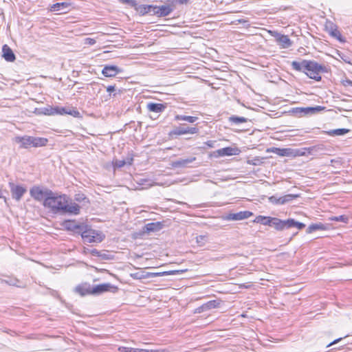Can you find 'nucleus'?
<instances>
[{"label":"nucleus","instance_id":"nucleus-1","mask_svg":"<svg viewBox=\"0 0 352 352\" xmlns=\"http://www.w3.org/2000/svg\"><path fill=\"white\" fill-rule=\"evenodd\" d=\"M43 206L54 213L64 212L74 214L80 213V207L70 201L65 194H58L49 190L48 196L44 199Z\"/></svg>","mask_w":352,"mask_h":352},{"label":"nucleus","instance_id":"nucleus-2","mask_svg":"<svg viewBox=\"0 0 352 352\" xmlns=\"http://www.w3.org/2000/svg\"><path fill=\"white\" fill-rule=\"evenodd\" d=\"M14 140L20 144V147L23 148L42 147L46 146L48 143V140L45 138L33 136H17Z\"/></svg>","mask_w":352,"mask_h":352},{"label":"nucleus","instance_id":"nucleus-3","mask_svg":"<svg viewBox=\"0 0 352 352\" xmlns=\"http://www.w3.org/2000/svg\"><path fill=\"white\" fill-rule=\"evenodd\" d=\"M305 69L303 72L310 78L316 81L321 80L320 74L324 72V67L313 60H304Z\"/></svg>","mask_w":352,"mask_h":352},{"label":"nucleus","instance_id":"nucleus-4","mask_svg":"<svg viewBox=\"0 0 352 352\" xmlns=\"http://www.w3.org/2000/svg\"><path fill=\"white\" fill-rule=\"evenodd\" d=\"M80 235L87 243H100L105 237L102 232L94 230L88 225H84L82 230H80Z\"/></svg>","mask_w":352,"mask_h":352},{"label":"nucleus","instance_id":"nucleus-5","mask_svg":"<svg viewBox=\"0 0 352 352\" xmlns=\"http://www.w3.org/2000/svg\"><path fill=\"white\" fill-rule=\"evenodd\" d=\"M41 113L45 116L68 114L74 116V118L81 117L80 112L76 108H72L71 109L67 110L64 107L52 106H48L47 107L42 109Z\"/></svg>","mask_w":352,"mask_h":352},{"label":"nucleus","instance_id":"nucleus-6","mask_svg":"<svg viewBox=\"0 0 352 352\" xmlns=\"http://www.w3.org/2000/svg\"><path fill=\"white\" fill-rule=\"evenodd\" d=\"M324 30L329 34L336 38L340 43H345L346 39L342 36L338 26L332 22L328 21L325 24Z\"/></svg>","mask_w":352,"mask_h":352},{"label":"nucleus","instance_id":"nucleus-7","mask_svg":"<svg viewBox=\"0 0 352 352\" xmlns=\"http://www.w3.org/2000/svg\"><path fill=\"white\" fill-rule=\"evenodd\" d=\"M267 33L275 37L276 41L281 48H288L292 45V41L287 35L280 34L277 32L270 30H267Z\"/></svg>","mask_w":352,"mask_h":352},{"label":"nucleus","instance_id":"nucleus-8","mask_svg":"<svg viewBox=\"0 0 352 352\" xmlns=\"http://www.w3.org/2000/svg\"><path fill=\"white\" fill-rule=\"evenodd\" d=\"M118 291V287L110 283H102L93 286V296H98L105 292L116 293Z\"/></svg>","mask_w":352,"mask_h":352},{"label":"nucleus","instance_id":"nucleus-9","mask_svg":"<svg viewBox=\"0 0 352 352\" xmlns=\"http://www.w3.org/2000/svg\"><path fill=\"white\" fill-rule=\"evenodd\" d=\"M174 9V3L169 5L155 6L153 5V14L157 17H164L169 15Z\"/></svg>","mask_w":352,"mask_h":352},{"label":"nucleus","instance_id":"nucleus-10","mask_svg":"<svg viewBox=\"0 0 352 352\" xmlns=\"http://www.w3.org/2000/svg\"><path fill=\"white\" fill-rule=\"evenodd\" d=\"M50 190H43L39 186H34L30 190V193L31 197L38 201L44 200L47 196Z\"/></svg>","mask_w":352,"mask_h":352},{"label":"nucleus","instance_id":"nucleus-11","mask_svg":"<svg viewBox=\"0 0 352 352\" xmlns=\"http://www.w3.org/2000/svg\"><path fill=\"white\" fill-rule=\"evenodd\" d=\"M93 286L91 285L90 283L87 282L82 283L78 285L75 289L74 292L79 294L80 296H93Z\"/></svg>","mask_w":352,"mask_h":352},{"label":"nucleus","instance_id":"nucleus-12","mask_svg":"<svg viewBox=\"0 0 352 352\" xmlns=\"http://www.w3.org/2000/svg\"><path fill=\"white\" fill-rule=\"evenodd\" d=\"M253 215V213L248 210L240 211L236 213H229L224 218L227 221H241L248 219Z\"/></svg>","mask_w":352,"mask_h":352},{"label":"nucleus","instance_id":"nucleus-13","mask_svg":"<svg viewBox=\"0 0 352 352\" xmlns=\"http://www.w3.org/2000/svg\"><path fill=\"white\" fill-rule=\"evenodd\" d=\"M297 197H298V195H292V194L285 195L280 197H277L276 196H271L269 197V200L271 203H272L274 204L282 205L287 202L292 201Z\"/></svg>","mask_w":352,"mask_h":352},{"label":"nucleus","instance_id":"nucleus-14","mask_svg":"<svg viewBox=\"0 0 352 352\" xmlns=\"http://www.w3.org/2000/svg\"><path fill=\"white\" fill-rule=\"evenodd\" d=\"M198 131L199 129L197 127H177L173 130L170 134L172 135L179 136L186 134H196L198 133Z\"/></svg>","mask_w":352,"mask_h":352},{"label":"nucleus","instance_id":"nucleus-15","mask_svg":"<svg viewBox=\"0 0 352 352\" xmlns=\"http://www.w3.org/2000/svg\"><path fill=\"white\" fill-rule=\"evenodd\" d=\"M61 225L65 230L73 232H80L84 226V225L77 223L74 219L65 220Z\"/></svg>","mask_w":352,"mask_h":352},{"label":"nucleus","instance_id":"nucleus-16","mask_svg":"<svg viewBox=\"0 0 352 352\" xmlns=\"http://www.w3.org/2000/svg\"><path fill=\"white\" fill-rule=\"evenodd\" d=\"M121 72L122 70L117 66L107 65L103 67L102 74L107 78H113Z\"/></svg>","mask_w":352,"mask_h":352},{"label":"nucleus","instance_id":"nucleus-17","mask_svg":"<svg viewBox=\"0 0 352 352\" xmlns=\"http://www.w3.org/2000/svg\"><path fill=\"white\" fill-rule=\"evenodd\" d=\"M217 153L219 156H231L238 155L241 153V150L238 147H225L223 148L218 149Z\"/></svg>","mask_w":352,"mask_h":352},{"label":"nucleus","instance_id":"nucleus-18","mask_svg":"<svg viewBox=\"0 0 352 352\" xmlns=\"http://www.w3.org/2000/svg\"><path fill=\"white\" fill-rule=\"evenodd\" d=\"M10 186L12 197L16 201H19L27 191L26 188L22 186H15L13 184H10Z\"/></svg>","mask_w":352,"mask_h":352},{"label":"nucleus","instance_id":"nucleus-19","mask_svg":"<svg viewBox=\"0 0 352 352\" xmlns=\"http://www.w3.org/2000/svg\"><path fill=\"white\" fill-rule=\"evenodd\" d=\"M133 162V155L131 154L127 157L126 160H114L112 162V165L114 168H120L125 165H132Z\"/></svg>","mask_w":352,"mask_h":352},{"label":"nucleus","instance_id":"nucleus-20","mask_svg":"<svg viewBox=\"0 0 352 352\" xmlns=\"http://www.w3.org/2000/svg\"><path fill=\"white\" fill-rule=\"evenodd\" d=\"M2 52V56L6 60L9 62H13L15 60V55L12 49L8 45H3Z\"/></svg>","mask_w":352,"mask_h":352},{"label":"nucleus","instance_id":"nucleus-21","mask_svg":"<svg viewBox=\"0 0 352 352\" xmlns=\"http://www.w3.org/2000/svg\"><path fill=\"white\" fill-rule=\"evenodd\" d=\"M313 151V148H302L300 149H294L292 148V157H296L300 156H305L310 155L311 151Z\"/></svg>","mask_w":352,"mask_h":352},{"label":"nucleus","instance_id":"nucleus-22","mask_svg":"<svg viewBox=\"0 0 352 352\" xmlns=\"http://www.w3.org/2000/svg\"><path fill=\"white\" fill-rule=\"evenodd\" d=\"M273 217L268 216L258 215L253 220V223H261L264 226H272Z\"/></svg>","mask_w":352,"mask_h":352},{"label":"nucleus","instance_id":"nucleus-23","mask_svg":"<svg viewBox=\"0 0 352 352\" xmlns=\"http://www.w3.org/2000/svg\"><path fill=\"white\" fill-rule=\"evenodd\" d=\"M135 9V10L140 14V15H145L148 13H152L153 14V5H139L138 6L136 4L135 6H133Z\"/></svg>","mask_w":352,"mask_h":352},{"label":"nucleus","instance_id":"nucleus-24","mask_svg":"<svg viewBox=\"0 0 352 352\" xmlns=\"http://www.w3.org/2000/svg\"><path fill=\"white\" fill-rule=\"evenodd\" d=\"M271 151L277 154L279 156H286V157H291L292 155V148H272L271 149Z\"/></svg>","mask_w":352,"mask_h":352},{"label":"nucleus","instance_id":"nucleus-25","mask_svg":"<svg viewBox=\"0 0 352 352\" xmlns=\"http://www.w3.org/2000/svg\"><path fill=\"white\" fill-rule=\"evenodd\" d=\"M147 108L150 111L160 113L166 109V105L161 103H149Z\"/></svg>","mask_w":352,"mask_h":352},{"label":"nucleus","instance_id":"nucleus-26","mask_svg":"<svg viewBox=\"0 0 352 352\" xmlns=\"http://www.w3.org/2000/svg\"><path fill=\"white\" fill-rule=\"evenodd\" d=\"M221 304V300H212L208 301L202 305V308L205 310H209L212 309L218 308Z\"/></svg>","mask_w":352,"mask_h":352},{"label":"nucleus","instance_id":"nucleus-27","mask_svg":"<svg viewBox=\"0 0 352 352\" xmlns=\"http://www.w3.org/2000/svg\"><path fill=\"white\" fill-rule=\"evenodd\" d=\"M70 6L71 3L68 2L56 3L50 6V10L51 12H57L60 10L61 9L67 8Z\"/></svg>","mask_w":352,"mask_h":352},{"label":"nucleus","instance_id":"nucleus-28","mask_svg":"<svg viewBox=\"0 0 352 352\" xmlns=\"http://www.w3.org/2000/svg\"><path fill=\"white\" fill-rule=\"evenodd\" d=\"M324 107L321 106H316L315 107H306V108H297L296 111L299 112H304L305 113H316L324 110Z\"/></svg>","mask_w":352,"mask_h":352},{"label":"nucleus","instance_id":"nucleus-29","mask_svg":"<svg viewBox=\"0 0 352 352\" xmlns=\"http://www.w3.org/2000/svg\"><path fill=\"white\" fill-rule=\"evenodd\" d=\"M175 120L177 121L182 120L186 121L189 123H194L198 120V118L196 116L177 115L175 116Z\"/></svg>","mask_w":352,"mask_h":352},{"label":"nucleus","instance_id":"nucleus-30","mask_svg":"<svg viewBox=\"0 0 352 352\" xmlns=\"http://www.w3.org/2000/svg\"><path fill=\"white\" fill-rule=\"evenodd\" d=\"M349 131H350V130L347 129H338L326 131L325 133L330 136H336V135L338 136V135H343L344 134H346Z\"/></svg>","mask_w":352,"mask_h":352},{"label":"nucleus","instance_id":"nucleus-31","mask_svg":"<svg viewBox=\"0 0 352 352\" xmlns=\"http://www.w3.org/2000/svg\"><path fill=\"white\" fill-rule=\"evenodd\" d=\"M272 226L278 231L284 230V220H281L276 217H273L272 221Z\"/></svg>","mask_w":352,"mask_h":352},{"label":"nucleus","instance_id":"nucleus-32","mask_svg":"<svg viewBox=\"0 0 352 352\" xmlns=\"http://www.w3.org/2000/svg\"><path fill=\"white\" fill-rule=\"evenodd\" d=\"M326 230V226L321 223H313V224H311L308 228H307V233H311L316 230Z\"/></svg>","mask_w":352,"mask_h":352},{"label":"nucleus","instance_id":"nucleus-33","mask_svg":"<svg viewBox=\"0 0 352 352\" xmlns=\"http://www.w3.org/2000/svg\"><path fill=\"white\" fill-rule=\"evenodd\" d=\"M292 68L297 72H302L305 69L304 60L302 62L293 61L292 62Z\"/></svg>","mask_w":352,"mask_h":352},{"label":"nucleus","instance_id":"nucleus-34","mask_svg":"<svg viewBox=\"0 0 352 352\" xmlns=\"http://www.w3.org/2000/svg\"><path fill=\"white\" fill-rule=\"evenodd\" d=\"M329 219L331 221H342L345 223H347L349 221V218L346 215H340L338 217H330Z\"/></svg>","mask_w":352,"mask_h":352},{"label":"nucleus","instance_id":"nucleus-35","mask_svg":"<svg viewBox=\"0 0 352 352\" xmlns=\"http://www.w3.org/2000/svg\"><path fill=\"white\" fill-rule=\"evenodd\" d=\"M230 121L235 124L244 123L247 122V118L243 117L232 116L230 118Z\"/></svg>","mask_w":352,"mask_h":352},{"label":"nucleus","instance_id":"nucleus-36","mask_svg":"<svg viewBox=\"0 0 352 352\" xmlns=\"http://www.w3.org/2000/svg\"><path fill=\"white\" fill-rule=\"evenodd\" d=\"M118 350L120 352H139L140 349L127 347V346H119Z\"/></svg>","mask_w":352,"mask_h":352},{"label":"nucleus","instance_id":"nucleus-37","mask_svg":"<svg viewBox=\"0 0 352 352\" xmlns=\"http://www.w3.org/2000/svg\"><path fill=\"white\" fill-rule=\"evenodd\" d=\"M83 252L85 254H91L93 256H100L101 255L100 252L98 250H97L96 249L89 250L88 248H85Z\"/></svg>","mask_w":352,"mask_h":352},{"label":"nucleus","instance_id":"nucleus-38","mask_svg":"<svg viewBox=\"0 0 352 352\" xmlns=\"http://www.w3.org/2000/svg\"><path fill=\"white\" fill-rule=\"evenodd\" d=\"M160 227V223H150L146 225V230L148 232L156 230Z\"/></svg>","mask_w":352,"mask_h":352},{"label":"nucleus","instance_id":"nucleus-39","mask_svg":"<svg viewBox=\"0 0 352 352\" xmlns=\"http://www.w3.org/2000/svg\"><path fill=\"white\" fill-rule=\"evenodd\" d=\"M296 221L293 219L284 220V229L295 227Z\"/></svg>","mask_w":352,"mask_h":352},{"label":"nucleus","instance_id":"nucleus-40","mask_svg":"<svg viewBox=\"0 0 352 352\" xmlns=\"http://www.w3.org/2000/svg\"><path fill=\"white\" fill-rule=\"evenodd\" d=\"M75 199L78 202L85 201L89 203V199L84 194H78L76 195Z\"/></svg>","mask_w":352,"mask_h":352},{"label":"nucleus","instance_id":"nucleus-41","mask_svg":"<svg viewBox=\"0 0 352 352\" xmlns=\"http://www.w3.org/2000/svg\"><path fill=\"white\" fill-rule=\"evenodd\" d=\"M139 352H169L168 350L163 349H140Z\"/></svg>","mask_w":352,"mask_h":352},{"label":"nucleus","instance_id":"nucleus-42","mask_svg":"<svg viewBox=\"0 0 352 352\" xmlns=\"http://www.w3.org/2000/svg\"><path fill=\"white\" fill-rule=\"evenodd\" d=\"M341 84L344 86V87H352V80H349V79H344L341 81Z\"/></svg>","mask_w":352,"mask_h":352},{"label":"nucleus","instance_id":"nucleus-43","mask_svg":"<svg viewBox=\"0 0 352 352\" xmlns=\"http://www.w3.org/2000/svg\"><path fill=\"white\" fill-rule=\"evenodd\" d=\"M122 3L131 4L133 7L136 6V2L135 0H118Z\"/></svg>","mask_w":352,"mask_h":352},{"label":"nucleus","instance_id":"nucleus-44","mask_svg":"<svg viewBox=\"0 0 352 352\" xmlns=\"http://www.w3.org/2000/svg\"><path fill=\"white\" fill-rule=\"evenodd\" d=\"M85 43L89 45H93L96 43V40L92 38H86L85 39Z\"/></svg>","mask_w":352,"mask_h":352},{"label":"nucleus","instance_id":"nucleus-45","mask_svg":"<svg viewBox=\"0 0 352 352\" xmlns=\"http://www.w3.org/2000/svg\"><path fill=\"white\" fill-rule=\"evenodd\" d=\"M239 288L240 289H249L252 287V284L251 283L238 284Z\"/></svg>","mask_w":352,"mask_h":352},{"label":"nucleus","instance_id":"nucleus-46","mask_svg":"<svg viewBox=\"0 0 352 352\" xmlns=\"http://www.w3.org/2000/svg\"><path fill=\"white\" fill-rule=\"evenodd\" d=\"M295 227L297 228L298 230H302L305 227V225L302 223L296 221Z\"/></svg>","mask_w":352,"mask_h":352},{"label":"nucleus","instance_id":"nucleus-47","mask_svg":"<svg viewBox=\"0 0 352 352\" xmlns=\"http://www.w3.org/2000/svg\"><path fill=\"white\" fill-rule=\"evenodd\" d=\"M175 3L179 4H187L189 3L190 0H173Z\"/></svg>","mask_w":352,"mask_h":352},{"label":"nucleus","instance_id":"nucleus-48","mask_svg":"<svg viewBox=\"0 0 352 352\" xmlns=\"http://www.w3.org/2000/svg\"><path fill=\"white\" fill-rule=\"evenodd\" d=\"M248 20H245V19H238L237 21H232L230 23V24H236V23H248Z\"/></svg>","mask_w":352,"mask_h":352},{"label":"nucleus","instance_id":"nucleus-49","mask_svg":"<svg viewBox=\"0 0 352 352\" xmlns=\"http://www.w3.org/2000/svg\"><path fill=\"white\" fill-rule=\"evenodd\" d=\"M116 89L115 85H110L107 87V91L111 94V92L114 91Z\"/></svg>","mask_w":352,"mask_h":352},{"label":"nucleus","instance_id":"nucleus-50","mask_svg":"<svg viewBox=\"0 0 352 352\" xmlns=\"http://www.w3.org/2000/svg\"><path fill=\"white\" fill-rule=\"evenodd\" d=\"M206 144L209 147H213L214 146V142L213 141H208L206 142Z\"/></svg>","mask_w":352,"mask_h":352},{"label":"nucleus","instance_id":"nucleus-51","mask_svg":"<svg viewBox=\"0 0 352 352\" xmlns=\"http://www.w3.org/2000/svg\"><path fill=\"white\" fill-rule=\"evenodd\" d=\"M340 340H341V338H338L337 340H335L334 341H333L332 342L329 344L328 346H329L333 345V344H336L337 342H338Z\"/></svg>","mask_w":352,"mask_h":352}]
</instances>
